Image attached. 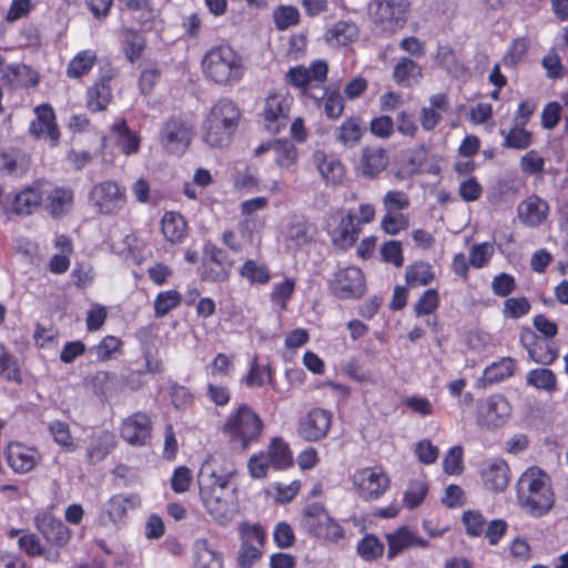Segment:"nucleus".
I'll use <instances>...</instances> for the list:
<instances>
[{
    "instance_id": "f257e3e1",
    "label": "nucleus",
    "mask_w": 568,
    "mask_h": 568,
    "mask_svg": "<svg viewBox=\"0 0 568 568\" xmlns=\"http://www.w3.org/2000/svg\"><path fill=\"white\" fill-rule=\"evenodd\" d=\"M518 506L530 517L548 515L556 503L549 475L538 466L528 467L516 483Z\"/></svg>"
},
{
    "instance_id": "f03ea898",
    "label": "nucleus",
    "mask_w": 568,
    "mask_h": 568,
    "mask_svg": "<svg viewBox=\"0 0 568 568\" xmlns=\"http://www.w3.org/2000/svg\"><path fill=\"white\" fill-rule=\"evenodd\" d=\"M232 473L217 475L209 465L202 466L199 474L201 499L210 515L219 523H226L232 517L229 501V486Z\"/></svg>"
},
{
    "instance_id": "7ed1b4c3",
    "label": "nucleus",
    "mask_w": 568,
    "mask_h": 568,
    "mask_svg": "<svg viewBox=\"0 0 568 568\" xmlns=\"http://www.w3.org/2000/svg\"><path fill=\"white\" fill-rule=\"evenodd\" d=\"M240 118V109L232 100L220 99L202 124L204 142L213 148L227 144L237 129Z\"/></svg>"
},
{
    "instance_id": "20e7f679",
    "label": "nucleus",
    "mask_w": 568,
    "mask_h": 568,
    "mask_svg": "<svg viewBox=\"0 0 568 568\" xmlns=\"http://www.w3.org/2000/svg\"><path fill=\"white\" fill-rule=\"evenodd\" d=\"M204 74L220 85H234L244 75L242 57L229 45L214 47L202 60Z\"/></svg>"
},
{
    "instance_id": "39448f33",
    "label": "nucleus",
    "mask_w": 568,
    "mask_h": 568,
    "mask_svg": "<svg viewBox=\"0 0 568 568\" xmlns=\"http://www.w3.org/2000/svg\"><path fill=\"white\" fill-rule=\"evenodd\" d=\"M301 525L304 530L317 538L337 541L344 536L342 526L318 503L310 504L304 508Z\"/></svg>"
},
{
    "instance_id": "423d86ee",
    "label": "nucleus",
    "mask_w": 568,
    "mask_h": 568,
    "mask_svg": "<svg viewBox=\"0 0 568 568\" xmlns=\"http://www.w3.org/2000/svg\"><path fill=\"white\" fill-rule=\"evenodd\" d=\"M141 505V498L135 493H119L111 496L102 504L100 514V524H112L119 529L125 524L128 513L136 509Z\"/></svg>"
},
{
    "instance_id": "0eeeda50",
    "label": "nucleus",
    "mask_w": 568,
    "mask_h": 568,
    "mask_svg": "<svg viewBox=\"0 0 568 568\" xmlns=\"http://www.w3.org/2000/svg\"><path fill=\"white\" fill-rule=\"evenodd\" d=\"M329 290L341 300L359 298L366 291L364 274L356 266H348L334 274L329 282Z\"/></svg>"
},
{
    "instance_id": "6e6552de",
    "label": "nucleus",
    "mask_w": 568,
    "mask_h": 568,
    "mask_svg": "<svg viewBox=\"0 0 568 568\" xmlns=\"http://www.w3.org/2000/svg\"><path fill=\"white\" fill-rule=\"evenodd\" d=\"M192 125L181 119L171 118L161 130V143L163 148L176 155H182L192 140Z\"/></svg>"
},
{
    "instance_id": "1a4fd4ad",
    "label": "nucleus",
    "mask_w": 568,
    "mask_h": 568,
    "mask_svg": "<svg viewBox=\"0 0 568 568\" xmlns=\"http://www.w3.org/2000/svg\"><path fill=\"white\" fill-rule=\"evenodd\" d=\"M479 476L485 489L495 494L503 493L510 481V467L500 457L485 459L480 464Z\"/></svg>"
},
{
    "instance_id": "9d476101",
    "label": "nucleus",
    "mask_w": 568,
    "mask_h": 568,
    "mask_svg": "<svg viewBox=\"0 0 568 568\" xmlns=\"http://www.w3.org/2000/svg\"><path fill=\"white\" fill-rule=\"evenodd\" d=\"M34 525L47 542L54 547H64L71 537L70 529L48 511H41L34 517Z\"/></svg>"
},
{
    "instance_id": "9b49d317",
    "label": "nucleus",
    "mask_w": 568,
    "mask_h": 568,
    "mask_svg": "<svg viewBox=\"0 0 568 568\" xmlns=\"http://www.w3.org/2000/svg\"><path fill=\"white\" fill-rule=\"evenodd\" d=\"M353 485L364 498L376 499L388 487V478L375 468H364L353 475Z\"/></svg>"
},
{
    "instance_id": "f8f14e48",
    "label": "nucleus",
    "mask_w": 568,
    "mask_h": 568,
    "mask_svg": "<svg viewBox=\"0 0 568 568\" xmlns=\"http://www.w3.org/2000/svg\"><path fill=\"white\" fill-rule=\"evenodd\" d=\"M91 199L102 214H112L119 211L124 204V194L120 186L105 181L93 187Z\"/></svg>"
},
{
    "instance_id": "ddd939ff",
    "label": "nucleus",
    "mask_w": 568,
    "mask_h": 568,
    "mask_svg": "<svg viewBox=\"0 0 568 568\" xmlns=\"http://www.w3.org/2000/svg\"><path fill=\"white\" fill-rule=\"evenodd\" d=\"M328 65L323 60L314 61L310 68L298 65L291 68L286 73L287 81L306 93L312 81L324 82L327 77Z\"/></svg>"
},
{
    "instance_id": "4468645a",
    "label": "nucleus",
    "mask_w": 568,
    "mask_h": 568,
    "mask_svg": "<svg viewBox=\"0 0 568 568\" xmlns=\"http://www.w3.org/2000/svg\"><path fill=\"white\" fill-rule=\"evenodd\" d=\"M548 214V203L535 194L527 196L517 206L519 221L528 227L541 225L547 220Z\"/></svg>"
},
{
    "instance_id": "2eb2a0df",
    "label": "nucleus",
    "mask_w": 568,
    "mask_h": 568,
    "mask_svg": "<svg viewBox=\"0 0 568 568\" xmlns=\"http://www.w3.org/2000/svg\"><path fill=\"white\" fill-rule=\"evenodd\" d=\"M37 119H34L29 128L30 134L36 139L43 136L49 138L52 145H55L60 138L58 125L55 124V115L50 105L42 104L36 108Z\"/></svg>"
},
{
    "instance_id": "dca6fc26",
    "label": "nucleus",
    "mask_w": 568,
    "mask_h": 568,
    "mask_svg": "<svg viewBox=\"0 0 568 568\" xmlns=\"http://www.w3.org/2000/svg\"><path fill=\"white\" fill-rule=\"evenodd\" d=\"M40 460L39 453L33 447L20 443H11L7 448V462L17 474L31 471Z\"/></svg>"
},
{
    "instance_id": "f3484780",
    "label": "nucleus",
    "mask_w": 568,
    "mask_h": 568,
    "mask_svg": "<svg viewBox=\"0 0 568 568\" xmlns=\"http://www.w3.org/2000/svg\"><path fill=\"white\" fill-rule=\"evenodd\" d=\"M429 105L420 110L419 121L424 130H433L448 111V98L445 93H435L429 97Z\"/></svg>"
},
{
    "instance_id": "a211bd4d",
    "label": "nucleus",
    "mask_w": 568,
    "mask_h": 568,
    "mask_svg": "<svg viewBox=\"0 0 568 568\" xmlns=\"http://www.w3.org/2000/svg\"><path fill=\"white\" fill-rule=\"evenodd\" d=\"M479 413L487 424L496 426L506 422L510 415V405L504 396L493 395L481 403Z\"/></svg>"
},
{
    "instance_id": "6ab92c4d",
    "label": "nucleus",
    "mask_w": 568,
    "mask_h": 568,
    "mask_svg": "<svg viewBox=\"0 0 568 568\" xmlns=\"http://www.w3.org/2000/svg\"><path fill=\"white\" fill-rule=\"evenodd\" d=\"M114 77V72L109 70L106 75H103L100 81L88 89L87 103L88 108L93 111L105 110L112 98V91L109 81Z\"/></svg>"
},
{
    "instance_id": "aec40b11",
    "label": "nucleus",
    "mask_w": 568,
    "mask_h": 568,
    "mask_svg": "<svg viewBox=\"0 0 568 568\" xmlns=\"http://www.w3.org/2000/svg\"><path fill=\"white\" fill-rule=\"evenodd\" d=\"M429 547L428 540L420 537L416 531L407 526H402L393 531V557L397 556L405 549Z\"/></svg>"
},
{
    "instance_id": "412c9836",
    "label": "nucleus",
    "mask_w": 568,
    "mask_h": 568,
    "mask_svg": "<svg viewBox=\"0 0 568 568\" xmlns=\"http://www.w3.org/2000/svg\"><path fill=\"white\" fill-rule=\"evenodd\" d=\"M19 548L30 557H43L49 561H58L60 552L47 548L41 544L39 537L32 532H23L18 539Z\"/></svg>"
},
{
    "instance_id": "4be33fe9",
    "label": "nucleus",
    "mask_w": 568,
    "mask_h": 568,
    "mask_svg": "<svg viewBox=\"0 0 568 568\" xmlns=\"http://www.w3.org/2000/svg\"><path fill=\"white\" fill-rule=\"evenodd\" d=\"M393 78L404 87H413L423 78V69L413 59L402 58L393 68Z\"/></svg>"
},
{
    "instance_id": "5701e85b",
    "label": "nucleus",
    "mask_w": 568,
    "mask_h": 568,
    "mask_svg": "<svg viewBox=\"0 0 568 568\" xmlns=\"http://www.w3.org/2000/svg\"><path fill=\"white\" fill-rule=\"evenodd\" d=\"M388 164L387 151L383 148L367 146L362 153L363 174L377 176Z\"/></svg>"
},
{
    "instance_id": "b1692460",
    "label": "nucleus",
    "mask_w": 568,
    "mask_h": 568,
    "mask_svg": "<svg viewBox=\"0 0 568 568\" xmlns=\"http://www.w3.org/2000/svg\"><path fill=\"white\" fill-rule=\"evenodd\" d=\"M293 98L287 93H273L265 100L264 119L268 123L286 119L291 109Z\"/></svg>"
},
{
    "instance_id": "393cba45",
    "label": "nucleus",
    "mask_w": 568,
    "mask_h": 568,
    "mask_svg": "<svg viewBox=\"0 0 568 568\" xmlns=\"http://www.w3.org/2000/svg\"><path fill=\"white\" fill-rule=\"evenodd\" d=\"M359 222H356V215L348 213L344 216L333 234L335 245L345 248L355 243L359 232Z\"/></svg>"
},
{
    "instance_id": "a878e982",
    "label": "nucleus",
    "mask_w": 568,
    "mask_h": 568,
    "mask_svg": "<svg viewBox=\"0 0 568 568\" xmlns=\"http://www.w3.org/2000/svg\"><path fill=\"white\" fill-rule=\"evenodd\" d=\"M528 335L534 339L532 343L526 341L525 335L521 336V342L528 352L529 358L541 365H549L554 363L558 357V351L542 341L537 339L532 336L531 332Z\"/></svg>"
},
{
    "instance_id": "bb28decb",
    "label": "nucleus",
    "mask_w": 568,
    "mask_h": 568,
    "mask_svg": "<svg viewBox=\"0 0 568 568\" xmlns=\"http://www.w3.org/2000/svg\"><path fill=\"white\" fill-rule=\"evenodd\" d=\"M42 202V192L37 186H28L14 195L12 211L18 215L31 214Z\"/></svg>"
},
{
    "instance_id": "cd10ccee",
    "label": "nucleus",
    "mask_w": 568,
    "mask_h": 568,
    "mask_svg": "<svg viewBox=\"0 0 568 568\" xmlns=\"http://www.w3.org/2000/svg\"><path fill=\"white\" fill-rule=\"evenodd\" d=\"M273 468L281 470L293 465V455L288 445L281 438H273L265 453Z\"/></svg>"
},
{
    "instance_id": "c85d7f7f",
    "label": "nucleus",
    "mask_w": 568,
    "mask_h": 568,
    "mask_svg": "<svg viewBox=\"0 0 568 568\" xmlns=\"http://www.w3.org/2000/svg\"><path fill=\"white\" fill-rule=\"evenodd\" d=\"M186 222L184 217L174 212H168L162 217V233L171 243H179L186 235Z\"/></svg>"
},
{
    "instance_id": "c756f323",
    "label": "nucleus",
    "mask_w": 568,
    "mask_h": 568,
    "mask_svg": "<svg viewBox=\"0 0 568 568\" xmlns=\"http://www.w3.org/2000/svg\"><path fill=\"white\" fill-rule=\"evenodd\" d=\"M503 146L507 149L526 150L532 144V134L525 129V124L516 123L508 131L501 130Z\"/></svg>"
},
{
    "instance_id": "7c9ffc66",
    "label": "nucleus",
    "mask_w": 568,
    "mask_h": 568,
    "mask_svg": "<svg viewBox=\"0 0 568 568\" xmlns=\"http://www.w3.org/2000/svg\"><path fill=\"white\" fill-rule=\"evenodd\" d=\"M428 490L429 486L424 477L410 479L403 496V505L408 509L417 508L424 503Z\"/></svg>"
},
{
    "instance_id": "2f4dec72",
    "label": "nucleus",
    "mask_w": 568,
    "mask_h": 568,
    "mask_svg": "<svg viewBox=\"0 0 568 568\" xmlns=\"http://www.w3.org/2000/svg\"><path fill=\"white\" fill-rule=\"evenodd\" d=\"M73 193L69 189H54L47 196V211L54 217L65 214L72 205Z\"/></svg>"
},
{
    "instance_id": "473e14b6",
    "label": "nucleus",
    "mask_w": 568,
    "mask_h": 568,
    "mask_svg": "<svg viewBox=\"0 0 568 568\" xmlns=\"http://www.w3.org/2000/svg\"><path fill=\"white\" fill-rule=\"evenodd\" d=\"M517 368V363L511 357H504L498 362L491 363L484 371L483 378L489 383H499L514 375Z\"/></svg>"
},
{
    "instance_id": "72a5a7b5",
    "label": "nucleus",
    "mask_w": 568,
    "mask_h": 568,
    "mask_svg": "<svg viewBox=\"0 0 568 568\" xmlns=\"http://www.w3.org/2000/svg\"><path fill=\"white\" fill-rule=\"evenodd\" d=\"M314 162L322 174V176L328 183H337L342 180L344 174V168L338 160L327 159L325 153L316 152L314 154Z\"/></svg>"
},
{
    "instance_id": "f704fd0d",
    "label": "nucleus",
    "mask_w": 568,
    "mask_h": 568,
    "mask_svg": "<svg viewBox=\"0 0 568 568\" xmlns=\"http://www.w3.org/2000/svg\"><path fill=\"white\" fill-rule=\"evenodd\" d=\"M112 132L115 135L116 144L124 154L130 155L139 151L140 140L129 130L124 120L113 124Z\"/></svg>"
},
{
    "instance_id": "c9c22d12",
    "label": "nucleus",
    "mask_w": 568,
    "mask_h": 568,
    "mask_svg": "<svg viewBox=\"0 0 568 568\" xmlns=\"http://www.w3.org/2000/svg\"><path fill=\"white\" fill-rule=\"evenodd\" d=\"M526 383L537 389L552 393L557 388V377L551 369L535 368L528 372Z\"/></svg>"
},
{
    "instance_id": "e433bc0d",
    "label": "nucleus",
    "mask_w": 568,
    "mask_h": 568,
    "mask_svg": "<svg viewBox=\"0 0 568 568\" xmlns=\"http://www.w3.org/2000/svg\"><path fill=\"white\" fill-rule=\"evenodd\" d=\"M426 161V150L424 148H416L407 150L402 154L399 160V172L400 175H412L422 169Z\"/></svg>"
},
{
    "instance_id": "4c0bfd02",
    "label": "nucleus",
    "mask_w": 568,
    "mask_h": 568,
    "mask_svg": "<svg viewBox=\"0 0 568 568\" xmlns=\"http://www.w3.org/2000/svg\"><path fill=\"white\" fill-rule=\"evenodd\" d=\"M194 562L196 568H222L217 554L209 547L206 540H197L194 545Z\"/></svg>"
},
{
    "instance_id": "58836bf2",
    "label": "nucleus",
    "mask_w": 568,
    "mask_h": 568,
    "mask_svg": "<svg viewBox=\"0 0 568 568\" xmlns=\"http://www.w3.org/2000/svg\"><path fill=\"white\" fill-rule=\"evenodd\" d=\"M462 524L468 537L478 538L484 535L487 521L480 510L467 509L462 514Z\"/></svg>"
},
{
    "instance_id": "ea45409f",
    "label": "nucleus",
    "mask_w": 568,
    "mask_h": 568,
    "mask_svg": "<svg viewBox=\"0 0 568 568\" xmlns=\"http://www.w3.org/2000/svg\"><path fill=\"white\" fill-rule=\"evenodd\" d=\"M97 60L95 53L90 50L78 53L70 62L67 69L69 78H80L87 74L93 67Z\"/></svg>"
},
{
    "instance_id": "a19ab883",
    "label": "nucleus",
    "mask_w": 568,
    "mask_h": 568,
    "mask_svg": "<svg viewBox=\"0 0 568 568\" xmlns=\"http://www.w3.org/2000/svg\"><path fill=\"white\" fill-rule=\"evenodd\" d=\"M224 426H264L258 414L247 404H242Z\"/></svg>"
},
{
    "instance_id": "79ce46f5",
    "label": "nucleus",
    "mask_w": 568,
    "mask_h": 568,
    "mask_svg": "<svg viewBox=\"0 0 568 568\" xmlns=\"http://www.w3.org/2000/svg\"><path fill=\"white\" fill-rule=\"evenodd\" d=\"M272 150L275 153V161L282 168L293 165L297 160V149L288 140H276L272 143Z\"/></svg>"
},
{
    "instance_id": "37998d69",
    "label": "nucleus",
    "mask_w": 568,
    "mask_h": 568,
    "mask_svg": "<svg viewBox=\"0 0 568 568\" xmlns=\"http://www.w3.org/2000/svg\"><path fill=\"white\" fill-rule=\"evenodd\" d=\"M232 264H215L202 262L200 277L202 281L223 283L227 282L231 274Z\"/></svg>"
},
{
    "instance_id": "c03bdc74",
    "label": "nucleus",
    "mask_w": 568,
    "mask_h": 568,
    "mask_svg": "<svg viewBox=\"0 0 568 568\" xmlns=\"http://www.w3.org/2000/svg\"><path fill=\"white\" fill-rule=\"evenodd\" d=\"M362 136L361 119L349 118L337 131L336 138L339 142L347 146H354Z\"/></svg>"
},
{
    "instance_id": "a18cd8bd",
    "label": "nucleus",
    "mask_w": 568,
    "mask_h": 568,
    "mask_svg": "<svg viewBox=\"0 0 568 568\" xmlns=\"http://www.w3.org/2000/svg\"><path fill=\"white\" fill-rule=\"evenodd\" d=\"M368 14L372 21L382 30H388L390 26V0H374L368 6Z\"/></svg>"
},
{
    "instance_id": "49530a36",
    "label": "nucleus",
    "mask_w": 568,
    "mask_h": 568,
    "mask_svg": "<svg viewBox=\"0 0 568 568\" xmlns=\"http://www.w3.org/2000/svg\"><path fill=\"white\" fill-rule=\"evenodd\" d=\"M286 240L292 242L295 247H301L311 242L310 226L303 217H296L290 223Z\"/></svg>"
},
{
    "instance_id": "de8ad7c7",
    "label": "nucleus",
    "mask_w": 568,
    "mask_h": 568,
    "mask_svg": "<svg viewBox=\"0 0 568 568\" xmlns=\"http://www.w3.org/2000/svg\"><path fill=\"white\" fill-rule=\"evenodd\" d=\"M495 254V245L491 242L474 244L469 250V264L474 268L486 267Z\"/></svg>"
},
{
    "instance_id": "09e8293b",
    "label": "nucleus",
    "mask_w": 568,
    "mask_h": 568,
    "mask_svg": "<svg viewBox=\"0 0 568 568\" xmlns=\"http://www.w3.org/2000/svg\"><path fill=\"white\" fill-rule=\"evenodd\" d=\"M356 36V27L353 23L339 21L326 34V41L331 44L345 45Z\"/></svg>"
},
{
    "instance_id": "8fccbe9b",
    "label": "nucleus",
    "mask_w": 568,
    "mask_h": 568,
    "mask_svg": "<svg viewBox=\"0 0 568 568\" xmlns=\"http://www.w3.org/2000/svg\"><path fill=\"white\" fill-rule=\"evenodd\" d=\"M405 277L408 285H427L434 280V273L429 264L415 263L406 268Z\"/></svg>"
},
{
    "instance_id": "3c124183",
    "label": "nucleus",
    "mask_w": 568,
    "mask_h": 568,
    "mask_svg": "<svg viewBox=\"0 0 568 568\" xmlns=\"http://www.w3.org/2000/svg\"><path fill=\"white\" fill-rule=\"evenodd\" d=\"M168 394L173 407L178 410L187 409L194 403L193 393L176 382L171 383Z\"/></svg>"
},
{
    "instance_id": "603ef678",
    "label": "nucleus",
    "mask_w": 568,
    "mask_h": 568,
    "mask_svg": "<svg viewBox=\"0 0 568 568\" xmlns=\"http://www.w3.org/2000/svg\"><path fill=\"white\" fill-rule=\"evenodd\" d=\"M0 376L20 384L22 382L16 357L0 344Z\"/></svg>"
},
{
    "instance_id": "864d4df0",
    "label": "nucleus",
    "mask_w": 568,
    "mask_h": 568,
    "mask_svg": "<svg viewBox=\"0 0 568 568\" xmlns=\"http://www.w3.org/2000/svg\"><path fill=\"white\" fill-rule=\"evenodd\" d=\"M356 549L362 559L372 561L383 555L384 545L374 535H366L358 541Z\"/></svg>"
},
{
    "instance_id": "5fc2aeb1",
    "label": "nucleus",
    "mask_w": 568,
    "mask_h": 568,
    "mask_svg": "<svg viewBox=\"0 0 568 568\" xmlns=\"http://www.w3.org/2000/svg\"><path fill=\"white\" fill-rule=\"evenodd\" d=\"M181 302L178 291H166L158 294L154 301L155 317L161 318L174 310Z\"/></svg>"
},
{
    "instance_id": "6e6d98bb",
    "label": "nucleus",
    "mask_w": 568,
    "mask_h": 568,
    "mask_svg": "<svg viewBox=\"0 0 568 568\" xmlns=\"http://www.w3.org/2000/svg\"><path fill=\"white\" fill-rule=\"evenodd\" d=\"M273 20L277 30H286L300 22V12L293 6H280L273 12Z\"/></svg>"
},
{
    "instance_id": "4d7b16f0",
    "label": "nucleus",
    "mask_w": 568,
    "mask_h": 568,
    "mask_svg": "<svg viewBox=\"0 0 568 568\" xmlns=\"http://www.w3.org/2000/svg\"><path fill=\"white\" fill-rule=\"evenodd\" d=\"M545 159L536 150L526 152L519 161V166L523 173L527 175L541 176L545 170Z\"/></svg>"
},
{
    "instance_id": "13d9d810",
    "label": "nucleus",
    "mask_w": 568,
    "mask_h": 568,
    "mask_svg": "<svg viewBox=\"0 0 568 568\" xmlns=\"http://www.w3.org/2000/svg\"><path fill=\"white\" fill-rule=\"evenodd\" d=\"M240 274L246 277L251 283L265 284L270 281V271L265 265L248 260L240 270Z\"/></svg>"
},
{
    "instance_id": "bf43d9fd",
    "label": "nucleus",
    "mask_w": 568,
    "mask_h": 568,
    "mask_svg": "<svg viewBox=\"0 0 568 568\" xmlns=\"http://www.w3.org/2000/svg\"><path fill=\"white\" fill-rule=\"evenodd\" d=\"M530 311V303L524 296L509 297L504 301L503 314L507 318L517 320Z\"/></svg>"
},
{
    "instance_id": "052dcab7",
    "label": "nucleus",
    "mask_w": 568,
    "mask_h": 568,
    "mask_svg": "<svg viewBox=\"0 0 568 568\" xmlns=\"http://www.w3.org/2000/svg\"><path fill=\"white\" fill-rule=\"evenodd\" d=\"M435 61L448 73L456 74L462 68L460 63L456 59L453 48L449 45H439L437 48L435 53Z\"/></svg>"
},
{
    "instance_id": "680f3d73",
    "label": "nucleus",
    "mask_w": 568,
    "mask_h": 568,
    "mask_svg": "<svg viewBox=\"0 0 568 568\" xmlns=\"http://www.w3.org/2000/svg\"><path fill=\"white\" fill-rule=\"evenodd\" d=\"M3 162V169L10 174H23L30 166V158L24 153L18 154H1Z\"/></svg>"
},
{
    "instance_id": "e2e57ef3",
    "label": "nucleus",
    "mask_w": 568,
    "mask_h": 568,
    "mask_svg": "<svg viewBox=\"0 0 568 568\" xmlns=\"http://www.w3.org/2000/svg\"><path fill=\"white\" fill-rule=\"evenodd\" d=\"M462 446L452 447L443 460V468L447 475H460L464 470Z\"/></svg>"
},
{
    "instance_id": "0e129e2a",
    "label": "nucleus",
    "mask_w": 568,
    "mask_h": 568,
    "mask_svg": "<svg viewBox=\"0 0 568 568\" xmlns=\"http://www.w3.org/2000/svg\"><path fill=\"white\" fill-rule=\"evenodd\" d=\"M270 467L272 465L263 452L253 454L247 460L248 474L254 479L265 478Z\"/></svg>"
},
{
    "instance_id": "69168bd1",
    "label": "nucleus",
    "mask_w": 568,
    "mask_h": 568,
    "mask_svg": "<svg viewBox=\"0 0 568 568\" xmlns=\"http://www.w3.org/2000/svg\"><path fill=\"white\" fill-rule=\"evenodd\" d=\"M507 530V521L503 518H497L487 523L484 536L490 546H496L506 536Z\"/></svg>"
},
{
    "instance_id": "338daca9",
    "label": "nucleus",
    "mask_w": 568,
    "mask_h": 568,
    "mask_svg": "<svg viewBox=\"0 0 568 568\" xmlns=\"http://www.w3.org/2000/svg\"><path fill=\"white\" fill-rule=\"evenodd\" d=\"M295 288V282L292 278H285L283 282L275 284L271 294V300L280 305L282 310L286 308L287 301L292 297Z\"/></svg>"
},
{
    "instance_id": "774afa93",
    "label": "nucleus",
    "mask_w": 568,
    "mask_h": 568,
    "mask_svg": "<svg viewBox=\"0 0 568 568\" xmlns=\"http://www.w3.org/2000/svg\"><path fill=\"white\" fill-rule=\"evenodd\" d=\"M193 476L190 468L186 466H179L173 471L171 477V488L176 494H183L189 490Z\"/></svg>"
}]
</instances>
